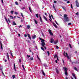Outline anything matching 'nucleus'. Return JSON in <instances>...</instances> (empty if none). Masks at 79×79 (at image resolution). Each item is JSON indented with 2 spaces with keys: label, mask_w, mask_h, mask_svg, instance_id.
Returning <instances> with one entry per match:
<instances>
[{
  "label": "nucleus",
  "mask_w": 79,
  "mask_h": 79,
  "mask_svg": "<svg viewBox=\"0 0 79 79\" xmlns=\"http://www.w3.org/2000/svg\"><path fill=\"white\" fill-rule=\"evenodd\" d=\"M55 22L56 23V24H57V25H58V23H57V22H56V21H55Z\"/></svg>",
  "instance_id": "obj_44"
},
{
  "label": "nucleus",
  "mask_w": 79,
  "mask_h": 79,
  "mask_svg": "<svg viewBox=\"0 0 79 79\" xmlns=\"http://www.w3.org/2000/svg\"><path fill=\"white\" fill-rule=\"evenodd\" d=\"M34 21L35 22V24H37V21L35 19H34Z\"/></svg>",
  "instance_id": "obj_35"
},
{
  "label": "nucleus",
  "mask_w": 79,
  "mask_h": 79,
  "mask_svg": "<svg viewBox=\"0 0 79 79\" xmlns=\"http://www.w3.org/2000/svg\"><path fill=\"white\" fill-rule=\"evenodd\" d=\"M19 62L20 63H21V59H19Z\"/></svg>",
  "instance_id": "obj_57"
},
{
  "label": "nucleus",
  "mask_w": 79,
  "mask_h": 79,
  "mask_svg": "<svg viewBox=\"0 0 79 79\" xmlns=\"http://www.w3.org/2000/svg\"><path fill=\"white\" fill-rule=\"evenodd\" d=\"M21 15L22 16L23 18H24V16H23V13H21Z\"/></svg>",
  "instance_id": "obj_34"
},
{
  "label": "nucleus",
  "mask_w": 79,
  "mask_h": 79,
  "mask_svg": "<svg viewBox=\"0 0 79 79\" xmlns=\"http://www.w3.org/2000/svg\"><path fill=\"white\" fill-rule=\"evenodd\" d=\"M67 2L68 3H69V1H68Z\"/></svg>",
  "instance_id": "obj_64"
},
{
  "label": "nucleus",
  "mask_w": 79,
  "mask_h": 79,
  "mask_svg": "<svg viewBox=\"0 0 79 79\" xmlns=\"http://www.w3.org/2000/svg\"><path fill=\"white\" fill-rule=\"evenodd\" d=\"M71 8H72V9H73V5H72V4H71Z\"/></svg>",
  "instance_id": "obj_45"
},
{
  "label": "nucleus",
  "mask_w": 79,
  "mask_h": 79,
  "mask_svg": "<svg viewBox=\"0 0 79 79\" xmlns=\"http://www.w3.org/2000/svg\"><path fill=\"white\" fill-rule=\"evenodd\" d=\"M39 39L41 40L42 42L41 45L43 47H44V45H45V43L44 42H45V40L41 38H39Z\"/></svg>",
  "instance_id": "obj_2"
},
{
  "label": "nucleus",
  "mask_w": 79,
  "mask_h": 79,
  "mask_svg": "<svg viewBox=\"0 0 79 79\" xmlns=\"http://www.w3.org/2000/svg\"><path fill=\"white\" fill-rule=\"evenodd\" d=\"M44 66L45 67H47V64H44Z\"/></svg>",
  "instance_id": "obj_41"
},
{
  "label": "nucleus",
  "mask_w": 79,
  "mask_h": 79,
  "mask_svg": "<svg viewBox=\"0 0 79 79\" xmlns=\"http://www.w3.org/2000/svg\"><path fill=\"white\" fill-rule=\"evenodd\" d=\"M57 43H58V41H54V44H55V45H56V44H57Z\"/></svg>",
  "instance_id": "obj_19"
},
{
  "label": "nucleus",
  "mask_w": 79,
  "mask_h": 79,
  "mask_svg": "<svg viewBox=\"0 0 79 79\" xmlns=\"http://www.w3.org/2000/svg\"><path fill=\"white\" fill-rule=\"evenodd\" d=\"M13 26H15L16 25V24L15 23V21H13Z\"/></svg>",
  "instance_id": "obj_13"
},
{
  "label": "nucleus",
  "mask_w": 79,
  "mask_h": 79,
  "mask_svg": "<svg viewBox=\"0 0 79 79\" xmlns=\"http://www.w3.org/2000/svg\"><path fill=\"white\" fill-rule=\"evenodd\" d=\"M28 60H34V58H33V57H31L30 59H29Z\"/></svg>",
  "instance_id": "obj_20"
},
{
  "label": "nucleus",
  "mask_w": 79,
  "mask_h": 79,
  "mask_svg": "<svg viewBox=\"0 0 79 79\" xmlns=\"http://www.w3.org/2000/svg\"><path fill=\"white\" fill-rule=\"evenodd\" d=\"M48 32L50 35H53V33L52 32V31H51V30H48Z\"/></svg>",
  "instance_id": "obj_6"
},
{
  "label": "nucleus",
  "mask_w": 79,
  "mask_h": 79,
  "mask_svg": "<svg viewBox=\"0 0 79 79\" xmlns=\"http://www.w3.org/2000/svg\"><path fill=\"white\" fill-rule=\"evenodd\" d=\"M6 55H7L8 60H9V56L8 55V53H6Z\"/></svg>",
  "instance_id": "obj_21"
},
{
  "label": "nucleus",
  "mask_w": 79,
  "mask_h": 79,
  "mask_svg": "<svg viewBox=\"0 0 79 79\" xmlns=\"http://www.w3.org/2000/svg\"><path fill=\"white\" fill-rule=\"evenodd\" d=\"M27 29H30V26L29 25H28L27 26Z\"/></svg>",
  "instance_id": "obj_26"
},
{
  "label": "nucleus",
  "mask_w": 79,
  "mask_h": 79,
  "mask_svg": "<svg viewBox=\"0 0 79 79\" xmlns=\"http://www.w3.org/2000/svg\"><path fill=\"white\" fill-rule=\"evenodd\" d=\"M54 3H56V1H54Z\"/></svg>",
  "instance_id": "obj_50"
},
{
  "label": "nucleus",
  "mask_w": 79,
  "mask_h": 79,
  "mask_svg": "<svg viewBox=\"0 0 79 79\" xmlns=\"http://www.w3.org/2000/svg\"><path fill=\"white\" fill-rule=\"evenodd\" d=\"M24 9H25V7H24L22 8V10H24Z\"/></svg>",
  "instance_id": "obj_53"
},
{
  "label": "nucleus",
  "mask_w": 79,
  "mask_h": 79,
  "mask_svg": "<svg viewBox=\"0 0 79 79\" xmlns=\"http://www.w3.org/2000/svg\"><path fill=\"white\" fill-rule=\"evenodd\" d=\"M35 16L37 18H39V14H37L35 15Z\"/></svg>",
  "instance_id": "obj_25"
},
{
  "label": "nucleus",
  "mask_w": 79,
  "mask_h": 79,
  "mask_svg": "<svg viewBox=\"0 0 79 79\" xmlns=\"http://www.w3.org/2000/svg\"><path fill=\"white\" fill-rule=\"evenodd\" d=\"M53 24L54 26L55 27H56V28H57V27H57V26H56V24H55V23H53Z\"/></svg>",
  "instance_id": "obj_12"
},
{
  "label": "nucleus",
  "mask_w": 79,
  "mask_h": 79,
  "mask_svg": "<svg viewBox=\"0 0 79 79\" xmlns=\"http://www.w3.org/2000/svg\"><path fill=\"white\" fill-rule=\"evenodd\" d=\"M12 77L13 78V79H15V75H14L12 76Z\"/></svg>",
  "instance_id": "obj_32"
},
{
  "label": "nucleus",
  "mask_w": 79,
  "mask_h": 79,
  "mask_svg": "<svg viewBox=\"0 0 79 79\" xmlns=\"http://www.w3.org/2000/svg\"><path fill=\"white\" fill-rule=\"evenodd\" d=\"M74 69L75 71H78V70L77 69V68L76 67H74Z\"/></svg>",
  "instance_id": "obj_28"
},
{
  "label": "nucleus",
  "mask_w": 79,
  "mask_h": 79,
  "mask_svg": "<svg viewBox=\"0 0 79 79\" xmlns=\"http://www.w3.org/2000/svg\"><path fill=\"white\" fill-rule=\"evenodd\" d=\"M15 14H16L17 15L18 14V13L16 12H15Z\"/></svg>",
  "instance_id": "obj_40"
},
{
  "label": "nucleus",
  "mask_w": 79,
  "mask_h": 79,
  "mask_svg": "<svg viewBox=\"0 0 79 79\" xmlns=\"http://www.w3.org/2000/svg\"><path fill=\"white\" fill-rule=\"evenodd\" d=\"M76 6H77V7H79V2H77V0L76 1Z\"/></svg>",
  "instance_id": "obj_5"
},
{
  "label": "nucleus",
  "mask_w": 79,
  "mask_h": 79,
  "mask_svg": "<svg viewBox=\"0 0 79 79\" xmlns=\"http://www.w3.org/2000/svg\"><path fill=\"white\" fill-rule=\"evenodd\" d=\"M13 12H14V11H13V10L11 11V14H12V15H13Z\"/></svg>",
  "instance_id": "obj_33"
},
{
  "label": "nucleus",
  "mask_w": 79,
  "mask_h": 79,
  "mask_svg": "<svg viewBox=\"0 0 79 79\" xmlns=\"http://www.w3.org/2000/svg\"><path fill=\"white\" fill-rule=\"evenodd\" d=\"M10 53L11 54V56H12V57H13V54H12V53H11V52H10Z\"/></svg>",
  "instance_id": "obj_54"
},
{
  "label": "nucleus",
  "mask_w": 79,
  "mask_h": 79,
  "mask_svg": "<svg viewBox=\"0 0 79 79\" xmlns=\"http://www.w3.org/2000/svg\"><path fill=\"white\" fill-rule=\"evenodd\" d=\"M62 8H63V10H64V11H66V7H65L64 6H62Z\"/></svg>",
  "instance_id": "obj_15"
},
{
  "label": "nucleus",
  "mask_w": 79,
  "mask_h": 79,
  "mask_svg": "<svg viewBox=\"0 0 79 79\" xmlns=\"http://www.w3.org/2000/svg\"><path fill=\"white\" fill-rule=\"evenodd\" d=\"M22 27V26H21V25H20V26H19V27Z\"/></svg>",
  "instance_id": "obj_63"
},
{
  "label": "nucleus",
  "mask_w": 79,
  "mask_h": 79,
  "mask_svg": "<svg viewBox=\"0 0 79 79\" xmlns=\"http://www.w3.org/2000/svg\"><path fill=\"white\" fill-rule=\"evenodd\" d=\"M65 54L66 55V56L65 55V52H64V53H63V55H64V56H66L67 57V58H68V59H69L71 58V57H69V56H68V54H67V53L66 52Z\"/></svg>",
  "instance_id": "obj_3"
},
{
  "label": "nucleus",
  "mask_w": 79,
  "mask_h": 79,
  "mask_svg": "<svg viewBox=\"0 0 79 79\" xmlns=\"http://www.w3.org/2000/svg\"><path fill=\"white\" fill-rule=\"evenodd\" d=\"M56 48L57 49H58V48H59V47L58 46H56Z\"/></svg>",
  "instance_id": "obj_38"
},
{
  "label": "nucleus",
  "mask_w": 79,
  "mask_h": 79,
  "mask_svg": "<svg viewBox=\"0 0 79 79\" xmlns=\"http://www.w3.org/2000/svg\"><path fill=\"white\" fill-rule=\"evenodd\" d=\"M29 10L30 11V12H31V13H32V10H31V8H30V7H29Z\"/></svg>",
  "instance_id": "obj_23"
},
{
  "label": "nucleus",
  "mask_w": 79,
  "mask_h": 79,
  "mask_svg": "<svg viewBox=\"0 0 79 79\" xmlns=\"http://www.w3.org/2000/svg\"><path fill=\"white\" fill-rule=\"evenodd\" d=\"M47 53L48 54V56H49V55H50V52L49 51H48L47 52Z\"/></svg>",
  "instance_id": "obj_39"
},
{
  "label": "nucleus",
  "mask_w": 79,
  "mask_h": 79,
  "mask_svg": "<svg viewBox=\"0 0 79 79\" xmlns=\"http://www.w3.org/2000/svg\"><path fill=\"white\" fill-rule=\"evenodd\" d=\"M69 46L70 48H72V47H71V44H69Z\"/></svg>",
  "instance_id": "obj_37"
},
{
  "label": "nucleus",
  "mask_w": 79,
  "mask_h": 79,
  "mask_svg": "<svg viewBox=\"0 0 79 79\" xmlns=\"http://www.w3.org/2000/svg\"><path fill=\"white\" fill-rule=\"evenodd\" d=\"M27 35L28 37H29V39H30V40H31V36L29 34H27Z\"/></svg>",
  "instance_id": "obj_11"
},
{
  "label": "nucleus",
  "mask_w": 79,
  "mask_h": 79,
  "mask_svg": "<svg viewBox=\"0 0 79 79\" xmlns=\"http://www.w3.org/2000/svg\"><path fill=\"white\" fill-rule=\"evenodd\" d=\"M15 4L17 5H18V2H15Z\"/></svg>",
  "instance_id": "obj_49"
},
{
  "label": "nucleus",
  "mask_w": 79,
  "mask_h": 79,
  "mask_svg": "<svg viewBox=\"0 0 79 79\" xmlns=\"http://www.w3.org/2000/svg\"><path fill=\"white\" fill-rule=\"evenodd\" d=\"M1 46H2V42H0Z\"/></svg>",
  "instance_id": "obj_61"
},
{
  "label": "nucleus",
  "mask_w": 79,
  "mask_h": 79,
  "mask_svg": "<svg viewBox=\"0 0 79 79\" xmlns=\"http://www.w3.org/2000/svg\"><path fill=\"white\" fill-rule=\"evenodd\" d=\"M55 62L56 63H58V61H57V60H56L55 61Z\"/></svg>",
  "instance_id": "obj_58"
},
{
  "label": "nucleus",
  "mask_w": 79,
  "mask_h": 79,
  "mask_svg": "<svg viewBox=\"0 0 79 79\" xmlns=\"http://www.w3.org/2000/svg\"><path fill=\"white\" fill-rule=\"evenodd\" d=\"M37 58H38V60H40V62H41V60H40V58H39V56H37Z\"/></svg>",
  "instance_id": "obj_24"
},
{
  "label": "nucleus",
  "mask_w": 79,
  "mask_h": 79,
  "mask_svg": "<svg viewBox=\"0 0 79 79\" xmlns=\"http://www.w3.org/2000/svg\"><path fill=\"white\" fill-rule=\"evenodd\" d=\"M64 22H68V21H70V19H69V17H68V15L66 14H64Z\"/></svg>",
  "instance_id": "obj_1"
},
{
  "label": "nucleus",
  "mask_w": 79,
  "mask_h": 79,
  "mask_svg": "<svg viewBox=\"0 0 79 79\" xmlns=\"http://www.w3.org/2000/svg\"><path fill=\"white\" fill-rule=\"evenodd\" d=\"M54 41V40L52 38L51 39V41L50 42H51V43H53V41Z\"/></svg>",
  "instance_id": "obj_8"
},
{
  "label": "nucleus",
  "mask_w": 79,
  "mask_h": 79,
  "mask_svg": "<svg viewBox=\"0 0 79 79\" xmlns=\"http://www.w3.org/2000/svg\"><path fill=\"white\" fill-rule=\"evenodd\" d=\"M36 37V35H34L32 36V38L33 39H34Z\"/></svg>",
  "instance_id": "obj_7"
},
{
  "label": "nucleus",
  "mask_w": 79,
  "mask_h": 79,
  "mask_svg": "<svg viewBox=\"0 0 79 79\" xmlns=\"http://www.w3.org/2000/svg\"><path fill=\"white\" fill-rule=\"evenodd\" d=\"M4 61L5 62H6V61H7V60H5Z\"/></svg>",
  "instance_id": "obj_62"
},
{
  "label": "nucleus",
  "mask_w": 79,
  "mask_h": 79,
  "mask_svg": "<svg viewBox=\"0 0 79 79\" xmlns=\"http://www.w3.org/2000/svg\"><path fill=\"white\" fill-rule=\"evenodd\" d=\"M2 74L3 76H5V75H4V73H3V71H2Z\"/></svg>",
  "instance_id": "obj_48"
},
{
  "label": "nucleus",
  "mask_w": 79,
  "mask_h": 79,
  "mask_svg": "<svg viewBox=\"0 0 79 79\" xmlns=\"http://www.w3.org/2000/svg\"><path fill=\"white\" fill-rule=\"evenodd\" d=\"M64 74L66 76H68V72H67V70H68V68L66 67H64Z\"/></svg>",
  "instance_id": "obj_4"
},
{
  "label": "nucleus",
  "mask_w": 79,
  "mask_h": 79,
  "mask_svg": "<svg viewBox=\"0 0 79 79\" xmlns=\"http://www.w3.org/2000/svg\"><path fill=\"white\" fill-rule=\"evenodd\" d=\"M22 67H23V68H24V66L23 65H22Z\"/></svg>",
  "instance_id": "obj_60"
},
{
  "label": "nucleus",
  "mask_w": 79,
  "mask_h": 79,
  "mask_svg": "<svg viewBox=\"0 0 79 79\" xmlns=\"http://www.w3.org/2000/svg\"><path fill=\"white\" fill-rule=\"evenodd\" d=\"M43 16L44 17V19H45V21H48V20H47V19L44 15H43Z\"/></svg>",
  "instance_id": "obj_10"
},
{
  "label": "nucleus",
  "mask_w": 79,
  "mask_h": 79,
  "mask_svg": "<svg viewBox=\"0 0 79 79\" xmlns=\"http://www.w3.org/2000/svg\"><path fill=\"white\" fill-rule=\"evenodd\" d=\"M14 69L15 71H16V67L15 66V64H14Z\"/></svg>",
  "instance_id": "obj_36"
},
{
  "label": "nucleus",
  "mask_w": 79,
  "mask_h": 79,
  "mask_svg": "<svg viewBox=\"0 0 79 79\" xmlns=\"http://www.w3.org/2000/svg\"><path fill=\"white\" fill-rule=\"evenodd\" d=\"M10 19H13V16H10Z\"/></svg>",
  "instance_id": "obj_22"
},
{
  "label": "nucleus",
  "mask_w": 79,
  "mask_h": 79,
  "mask_svg": "<svg viewBox=\"0 0 79 79\" xmlns=\"http://www.w3.org/2000/svg\"><path fill=\"white\" fill-rule=\"evenodd\" d=\"M56 72L57 74H58V73H59V71H58V70L56 68Z\"/></svg>",
  "instance_id": "obj_14"
},
{
  "label": "nucleus",
  "mask_w": 79,
  "mask_h": 79,
  "mask_svg": "<svg viewBox=\"0 0 79 79\" xmlns=\"http://www.w3.org/2000/svg\"><path fill=\"white\" fill-rule=\"evenodd\" d=\"M27 56L28 57V58H29V57H31V56L29 55H27Z\"/></svg>",
  "instance_id": "obj_42"
},
{
  "label": "nucleus",
  "mask_w": 79,
  "mask_h": 79,
  "mask_svg": "<svg viewBox=\"0 0 79 79\" xmlns=\"http://www.w3.org/2000/svg\"><path fill=\"white\" fill-rule=\"evenodd\" d=\"M5 19H6V22H7V23H8V20L6 19V17H5Z\"/></svg>",
  "instance_id": "obj_27"
},
{
  "label": "nucleus",
  "mask_w": 79,
  "mask_h": 79,
  "mask_svg": "<svg viewBox=\"0 0 79 79\" xmlns=\"http://www.w3.org/2000/svg\"><path fill=\"white\" fill-rule=\"evenodd\" d=\"M1 49L2 50H3V47H2V46H1Z\"/></svg>",
  "instance_id": "obj_55"
},
{
  "label": "nucleus",
  "mask_w": 79,
  "mask_h": 79,
  "mask_svg": "<svg viewBox=\"0 0 79 79\" xmlns=\"http://www.w3.org/2000/svg\"><path fill=\"white\" fill-rule=\"evenodd\" d=\"M27 42L28 43H30V41H29V40H27Z\"/></svg>",
  "instance_id": "obj_56"
},
{
  "label": "nucleus",
  "mask_w": 79,
  "mask_h": 79,
  "mask_svg": "<svg viewBox=\"0 0 79 79\" xmlns=\"http://www.w3.org/2000/svg\"><path fill=\"white\" fill-rule=\"evenodd\" d=\"M49 18L50 19H49V20L50 21H52V17H51V16L50 15V14H49Z\"/></svg>",
  "instance_id": "obj_16"
},
{
  "label": "nucleus",
  "mask_w": 79,
  "mask_h": 79,
  "mask_svg": "<svg viewBox=\"0 0 79 79\" xmlns=\"http://www.w3.org/2000/svg\"><path fill=\"white\" fill-rule=\"evenodd\" d=\"M53 8H54L55 11H56V9H55V6H54V5H53Z\"/></svg>",
  "instance_id": "obj_30"
},
{
  "label": "nucleus",
  "mask_w": 79,
  "mask_h": 79,
  "mask_svg": "<svg viewBox=\"0 0 79 79\" xmlns=\"http://www.w3.org/2000/svg\"><path fill=\"white\" fill-rule=\"evenodd\" d=\"M40 20L41 23H42L43 21H42V18H41V17H40Z\"/></svg>",
  "instance_id": "obj_31"
},
{
  "label": "nucleus",
  "mask_w": 79,
  "mask_h": 79,
  "mask_svg": "<svg viewBox=\"0 0 79 79\" xmlns=\"http://www.w3.org/2000/svg\"><path fill=\"white\" fill-rule=\"evenodd\" d=\"M72 76H73V77L75 78V79H76V75L74 73L72 74Z\"/></svg>",
  "instance_id": "obj_9"
},
{
  "label": "nucleus",
  "mask_w": 79,
  "mask_h": 79,
  "mask_svg": "<svg viewBox=\"0 0 79 79\" xmlns=\"http://www.w3.org/2000/svg\"><path fill=\"white\" fill-rule=\"evenodd\" d=\"M51 16H52V19H54V18H53V15H51Z\"/></svg>",
  "instance_id": "obj_51"
},
{
  "label": "nucleus",
  "mask_w": 79,
  "mask_h": 79,
  "mask_svg": "<svg viewBox=\"0 0 79 79\" xmlns=\"http://www.w3.org/2000/svg\"><path fill=\"white\" fill-rule=\"evenodd\" d=\"M42 72L44 76H45V73H44V71L42 70Z\"/></svg>",
  "instance_id": "obj_17"
},
{
  "label": "nucleus",
  "mask_w": 79,
  "mask_h": 79,
  "mask_svg": "<svg viewBox=\"0 0 79 79\" xmlns=\"http://www.w3.org/2000/svg\"><path fill=\"white\" fill-rule=\"evenodd\" d=\"M41 50H43V51H44V48H43L41 47Z\"/></svg>",
  "instance_id": "obj_47"
},
{
  "label": "nucleus",
  "mask_w": 79,
  "mask_h": 79,
  "mask_svg": "<svg viewBox=\"0 0 79 79\" xmlns=\"http://www.w3.org/2000/svg\"><path fill=\"white\" fill-rule=\"evenodd\" d=\"M58 58V56L57 55H55L54 57V58Z\"/></svg>",
  "instance_id": "obj_18"
},
{
  "label": "nucleus",
  "mask_w": 79,
  "mask_h": 79,
  "mask_svg": "<svg viewBox=\"0 0 79 79\" xmlns=\"http://www.w3.org/2000/svg\"><path fill=\"white\" fill-rule=\"evenodd\" d=\"M1 2L3 4V0H1Z\"/></svg>",
  "instance_id": "obj_59"
},
{
  "label": "nucleus",
  "mask_w": 79,
  "mask_h": 79,
  "mask_svg": "<svg viewBox=\"0 0 79 79\" xmlns=\"http://www.w3.org/2000/svg\"><path fill=\"white\" fill-rule=\"evenodd\" d=\"M71 23H69L68 24V25H69V26H70V25H71Z\"/></svg>",
  "instance_id": "obj_46"
},
{
  "label": "nucleus",
  "mask_w": 79,
  "mask_h": 79,
  "mask_svg": "<svg viewBox=\"0 0 79 79\" xmlns=\"http://www.w3.org/2000/svg\"><path fill=\"white\" fill-rule=\"evenodd\" d=\"M76 15H79V12H77V13H76Z\"/></svg>",
  "instance_id": "obj_52"
},
{
  "label": "nucleus",
  "mask_w": 79,
  "mask_h": 79,
  "mask_svg": "<svg viewBox=\"0 0 79 79\" xmlns=\"http://www.w3.org/2000/svg\"><path fill=\"white\" fill-rule=\"evenodd\" d=\"M27 34H24V37H27Z\"/></svg>",
  "instance_id": "obj_43"
},
{
  "label": "nucleus",
  "mask_w": 79,
  "mask_h": 79,
  "mask_svg": "<svg viewBox=\"0 0 79 79\" xmlns=\"http://www.w3.org/2000/svg\"><path fill=\"white\" fill-rule=\"evenodd\" d=\"M0 69L1 70H2V69H3V67H2V66L0 67Z\"/></svg>",
  "instance_id": "obj_29"
}]
</instances>
